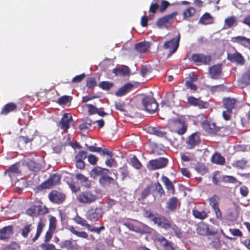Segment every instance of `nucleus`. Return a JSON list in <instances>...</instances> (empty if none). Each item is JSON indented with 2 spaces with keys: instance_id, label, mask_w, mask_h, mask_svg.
I'll return each mask as SVG.
<instances>
[{
  "instance_id": "5fc2aeb1",
  "label": "nucleus",
  "mask_w": 250,
  "mask_h": 250,
  "mask_svg": "<svg viewBox=\"0 0 250 250\" xmlns=\"http://www.w3.org/2000/svg\"><path fill=\"white\" fill-rule=\"evenodd\" d=\"M97 85L96 80L94 78H89L87 80L86 86L89 88H93Z\"/></svg>"
},
{
  "instance_id": "0eeeda50",
  "label": "nucleus",
  "mask_w": 250,
  "mask_h": 250,
  "mask_svg": "<svg viewBox=\"0 0 250 250\" xmlns=\"http://www.w3.org/2000/svg\"><path fill=\"white\" fill-rule=\"evenodd\" d=\"M74 221L78 224L85 227L89 231L94 232L97 234H100L102 230L105 229L104 226H101L99 228L94 227L87 223V222L84 219L77 216L74 218Z\"/></svg>"
},
{
  "instance_id": "4d7b16f0",
  "label": "nucleus",
  "mask_w": 250,
  "mask_h": 250,
  "mask_svg": "<svg viewBox=\"0 0 250 250\" xmlns=\"http://www.w3.org/2000/svg\"><path fill=\"white\" fill-rule=\"evenodd\" d=\"M86 106L88 108V112L89 115H93L97 113L98 108L92 104H87Z\"/></svg>"
},
{
  "instance_id": "f704fd0d",
  "label": "nucleus",
  "mask_w": 250,
  "mask_h": 250,
  "mask_svg": "<svg viewBox=\"0 0 250 250\" xmlns=\"http://www.w3.org/2000/svg\"><path fill=\"white\" fill-rule=\"evenodd\" d=\"M150 46L148 42H142L137 43L135 46L137 51L141 53L146 52Z\"/></svg>"
},
{
  "instance_id": "a19ab883",
  "label": "nucleus",
  "mask_w": 250,
  "mask_h": 250,
  "mask_svg": "<svg viewBox=\"0 0 250 250\" xmlns=\"http://www.w3.org/2000/svg\"><path fill=\"white\" fill-rule=\"evenodd\" d=\"M250 84V73H246L243 75L240 80V85L242 87Z\"/></svg>"
},
{
  "instance_id": "f257e3e1",
  "label": "nucleus",
  "mask_w": 250,
  "mask_h": 250,
  "mask_svg": "<svg viewBox=\"0 0 250 250\" xmlns=\"http://www.w3.org/2000/svg\"><path fill=\"white\" fill-rule=\"evenodd\" d=\"M170 5L169 2L165 0H153L149 8V12L153 15L163 13Z\"/></svg>"
},
{
  "instance_id": "5701e85b",
  "label": "nucleus",
  "mask_w": 250,
  "mask_h": 250,
  "mask_svg": "<svg viewBox=\"0 0 250 250\" xmlns=\"http://www.w3.org/2000/svg\"><path fill=\"white\" fill-rule=\"evenodd\" d=\"M13 233V228L11 226L3 227L0 229V240H6L10 238Z\"/></svg>"
},
{
  "instance_id": "052dcab7",
  "label": "nucleus",
  "mask_w": 250,
  "mask_h": 250,
  "mask_svg": "<svg viewBox=\"0 0 250 250\" xmlns=\"http://www.w3.org/2000/svg\"><path fill=\"white\" fill-rule=\"evenodd\" d=\"M45 226V221L43 219H40L38 223V225L37 229V232L41 233L43 227Z\"/></svg>"
},
{
  "instance_id": "8fccbe9b",
  "label": "nucleus",
  "mask_w": 250,
  "mask_h": 250,
  "mask_svg": "<svg viewBox=\"0 0 250 250\" xmlns=\"http://www.w3.org/2000/svg\"><path fill=\"white\" fill-rule=\"evenodd\" d=\"M86 157L87 152L85 151H81L76 155L75 161H83Z\"/></svg>"
},
{
  "instance_id": "c756f323",
  "label": "nucleus",
  "mask_w": 250,
  "mask_h": 250,
  "mask_svg": "<svg viewBox=\"0 0 250 250\" xmlns=\"http://www.w3.org/2000/svg\"><path fill=\"white\" fill-rule=\"evenodd\" d=\"M133 87V85L131 83L125 84L116 91L115 95L117 96L124 95L126 93L128 92Z\"/></svg>"
},
{
  "instance_id": "6ab92c4d",
  "label": "nucleus",
  "mask_w": 250,
  "mask_h": 250,
  "mask_svg": "<svg viewBox=\"0 0 250 250\" xmlns=\"http://www.w3.org/2000/svg\"><path fill=\"white\" fill-rule=\"evenodd\" d=\"M197 233L202 235L214 234L217 231L214 230H210L209 227L207 224H201L197 229Z\"/></svg>"
},
{
  "instance_id": "bf43d9fd",
  "label": "nucleus",
  "mask_w": 250,
  "mask_h": 250,
  "mask_svg": "<svg viewBox=\"0 0 250 250\" xmlns=\"http://www.w3.org/2000/svg\"><path fill=\"white\" fill-rule=\"evenodd\" d=\"M56 218L54 217H50L49 219V230L54 231L56 228Z\"/></svg>"
},
{
  "instance_id": "49530a36",
  "label": "nucleus",
  "mask_w": 250,
  "mask_h": 250,
  "mask_svg": "<svg viewBox=\"0 0 250 250\" xmlns=\"http://www.w3.org/2000/svg\"><path fill=\"white\" fill-rule=\"evenodd\" d=\"M113 86V83L107 81H103L99 83V86L104 89L108 90Z\"/></svg>"
},
{
  "instance_id": "c85d7f7f",
  "label": "nucleus",
  "mask_w": 250,
  "mask_h": 250,
  "mask_svg": "<svg viewBox=\"0 0 250 250\" xmlns=\"http://www.w3.org/2000/svg\"><path fill=\"white\" fill-rule=\"evenodd\" d=\"M62 248H65L67 250H74L78 249V245L73 241L70 240L62 241L61 243Z\"/></svg>"
},
{
  "instance_id": "39448f33",
  "label": "nucleus",
  "mask_w": 250,
  "mask_h": 250,
  "mask_svg": "<svg viewBox=\"0 0 250 250\" xmlns=\"http://www.w3.org/2000/svg\"><path fill=\"white\" fill-rule=\"evenodd\" d=\"M97 198L96 194L87 190L80 193L77 196L78 202L84 204L92 203L97 200Z\"/></svg>"
},
{
  "instance_id": "864d4df0",
  "label": "nucleus",
  "mask_w": 250,
  "mask_h": 250,
  "mask_svg": "<svg viewBox=\"0 0 250 250\" xmlns=\"http://www.w3.org/2000/svg\"><path fill=\"white\" fill-rule=\"evenodd\" d=\"M151 72V68L147 66H142L141 69V74L143 77H145L148 75Z\"/></svg>"
},
{
  "instance_id": "4be33fe9",
  "label": "nucleus",
  "mask_w": 250,
  "mask_h": 250,
  "mask_svg": "<svg viewBox=\"0 0 250 250\" xmlns=\"http://www.w3.org/2000/svg\"><path fill=\"white\" fill-rule=\"evenodd\" d=\"M156 240L164 248L165 250H174L173 243L169 241L164 236H159L156 238Z\"/></svg>"
},
{
  "instance_id": "bb28decb",
  "label": "nucleus",
  "mask_w": 250,
  "mask_h": 250,
  "mask_svg": "<svg viewBox=\"0 0 250 250\" xmlns=\"http://www.w3.org/2000/svg\"><path fill=\"white\" fill-rule=\"evenodd\" d=\"M117 178H116V179H114L113 178H111L108 176L106 175H102L100 179L99 182L101 185L104 186H109L111 184L114 185L116 183V179Z\"/></svg>"
},
{
  "instance_id": "4c0bfd02",
  "label": "nucleus",
  "mask_w": 250,
  "mask_h": 250,
  "mask_svg": "<svg viewBox=\"0 0 250 250\" xmlns=\"http://www.w3.org/2000/svg\"><path fill=\"white\" fill-rule=\"evenodd\" d=\"M212 162L216 164L223 165L225 163V159L219 153H214L211 158Z\"/></svg>"
},
{
  "instance_id": "37998d69",
  "label": "nucleus",
  "mask_w": 250,
  "mask_h": 250,
  "mask_svg": "<svg viewBox=\"0 0 250 250\" xmlns=\"http://www.w3.org/2000/svg\"><path fill=\"white\" fill-rule=\"evenodd\" d=\"M237 24V21L235 17H229L227 18L225 21V26L227 28H230L232 26H235Z\"/></svg>"
},
{
  "instance_id": "2eb2a0df",
  "label": "nucleus",
  "mask_w": 250,
  "mask_h": 250,
  "mask_svg": "<svg viewBox=\"0 0 250 250\" xmlns=\"http://www.w3.org/2000/svg\"><path fill=\"white\" fill-rule=\"evenodd\" d=\"M72 121V116L68 113H64L59 123V125L61 129L66 132L69 127V124Z\"/></svg>"
},
{
  "instance_id": "1a4fd4ad",
  "label": "nucleus",
  "mask_w": 250,
  "mask_h": 250,
  "mask_svg": "<svg viewBox=\"0 0 250 250\" xmlns=\"http://www.w3.org/2000/svg\"><path fill=\"white\" fill-rule=\"evenodd\" d=\"M103 214V209L101 208H96L94 209L88 210L86 214L87 219L91 221H96L102 216Z\"/></svg>"
},
{
  "instance_id": "6e6552de",
  "label": "nucleus",
  "mask_w": 250,
  "mask_h": 250,
  "mask_svg": "<svg viewBox=\"0 0 250 250\" xmlns=\"http://www.w3.org/2000/svg\"><path fill=\"white\" fill-rule=\"evenodd\" d=\"M167 159L160 158L149 161L147 167L149 169L155 170L165 167L167 165Z\"/></svg>"
},
{
  "instance_id": "a18cd8bd",
  "label": "nucleus",
  "mask_w": 250,
  "mask_h": 250,
  "mask_svg": "<svg viewBox=\"0 0 250 250\" xmlns=\"http://www.w3.org/2000/svg\"><path fill=\"white\" fill-rule=\"evenodd\" d=\"M192 214L196 218L201 220L205 219L208 216L207 213L205 211H199L196 209L192 210Z\"/></svg>"
},
{
  "instance_id": "4468645a",
  "label": "nucleus",
  "mask_w": 250,
  "mask_h": 250,
  "mask_svg": "<svg viewBox=\"0 0 250 250\" xmlns=\"http://www.w3.org/2000/svg\"><path fill=\"white\" fill-rule=\"evenodd\" d=\"M60 176L57 174H54L47 180L41 185L42 188H50L57 185L60 181Z\"/></svg>"
},
{
  "instance_id": "58836bf2",
  "label": "nucleus",
  "mask_w": 250,
  "mask_h": 250,
  "mask_svg": "<svg viewBox=\"0 0 250 250\" xmlns=\"http://www.w3.org/2000/svg\"><path fill=\"white\" fill-rule=\"evenodd\" d=\"M76 178L78 180L81 181V183L82 186L86 188L90 187V182L85 176L81 174H77Z\"/></svg>"
},
{
  "instance_id": "de8ad7c7",
  "label": "nucleus",
  "mask_w": 250,
  "mask_h": 250,
  "mask_svg": "<svg viewBox=\"0 0 250 250\" xmlns=\"http://www.w3.org/2000/svg\"><path fill=\"white\" fill-rule=\"evenodd\" d=\"M152 133L159 137H164L166 133L164 131L162 130L159 127H152L151 128Z\"/></svg>"
},
{
  "instance_id": "603ef678",
  "label": "nucleus",
  "mask_w": 250,
  "mask_h": 250,
  "mask_svg": "<svg viewBox=\"0 0 250 250\" xmlns=\"http://www.w3.org/2000/svg\"><path fill=\"white\" fill-rule=\"evenodd\" d=\"M32 229V225H28L25 226L24 228H23L21 229V235L24 237H26L28 236V233Z\"/></svg>"
},
{
  "instance_id": "69168bd1",
  "label": "nucleus",
  "mask_w": 250,
  "mask_h": 250,
  "mask_svg": "<svg viewBox=\"0 0 250 250\" xmlns=\"http://www.w3.org/2000/svg\"><path fill=\"white\" fill-rule=\"evenodd\" d=\"M155 189L156 191L159 193L160 195H162L163 193H164V190L161 185L159 183H157L155 184Z\"/></svg>"
},
{
  "instance_id": "20e7f679",
  "label": "nucleus",
  "mask_w": 250,
  "mask_h": 250,
  "mask_svg": "<svg viewBox=\"0 0 250 250\" xmlns=\"http://www.w3.org/2000/svg\"><path fill=\"white\" fill-rule=\"evenodd\" d=\"M170 125L179 135L185 134L187 130L188 125L186 121L182 118L172 120L170 122Z\"/></svg>"
},
{
  "instance_id": "13d9d810",
  "label": "nucleus",
  "mask_w": 250,
  "mask_h": 250,
  "mask_svg": "<svg viewBox=\"0 0 250 250\" xmlns=\"http://www.w3.org/2000/svg\"><path fill=\"white\" fill-rule=\"evenodd\" d=\"M69 101V97L68 96H64L59 98L57 102L60 104H65L68 103Z\"/></svg>"
},
{
  "instance_id": "e2e57ef3",
  "label": "nucleus",
  "mask_w": 250,
  "mask_h": 250,
  "mask_svg": "<svg viewBox=\"0 0 250 250\" xmlns=\"http://www.w3.org/2000/svg\"><path fill=\"white\" fill-rule=\"evenodd\" d=\"M213 209L215 212L216 218L219 220H222L223 219V217L219 207L214 208Z\"/></svg>"
},
{
  "instance_id": "423d86ee",
  "label": "nucleus",
  "mask_w": 250,
  "mask_h": 250,
  "mask_svg": "<svg viewBox=\"0 0 250 250\" xmlns=\"http://www.w3.org/2000/svg\"><path fill=\"white\" fill-rule=\"evenodd\" d=\"M142 103L144 109L149 113L154 112L158 108V104L152 97H145L142 100Z\"/></svg>"
},
{
  "instance_id": "f8f14e48",
  "label": "nucleus",
  "mask_w": 250,
  "mask_h": 250,
  "mask_svg": "<svg viewBox=\"0 0 250 250\" xmlns=\"http://www.w3.org/2000/svg\"><path fill=\"white\" fill-rule=\"evenodd\" d=\"M47 212L46 208L40 205L33 206L26 210V213L33 217L45 214Z\"/></svg>"
},
{
  "instance_id": "393cba45",
  "label": "nucleus",
  "mask_w": 250,
  "mask_h": 250,
  "mask_svg": "<svg viewBox=\"0 0 250 250\" xmlns=\"http://www.w3.org/2000/svg\"><path fill=\"white\" fill-rule=\"evenodd\" d=\"M209 74L212 79H217L222 72L221 66L220 64L214 65L209 68Z\"/></svg>"
},
{
  "instance_id": "ddd939ff",
  "label": "nucleus",
  "mask_w": 250,
  "mask_h": 250,
  "mask_svg": "<svg viewBox=\"0 0 250 250\" xmlns=\"http://www.w3.org/2000/svg\"><path fill=\"white\" fill-rule=\"evenodd\" d=\"M153 222L158 225L159 227L167 229H169V226L171 224V222L168 220L165 217L160 216L157 214V216L153 219Z\"/></svg>"
},
{
  "instance_id": "c9c22d12",
  "label": "nucleus",
  "mask_w": 250,
  "mask_h": 250,
  "mask_svg": "<svg viewBox=\"0 0 250 250\" xmlns=\"http://www.w3.org/2000/svg\"><path fill=\"white\" fill-rule=\"evenodd\" d=\"M129 68L125 66L119 68H115L113 70V72L116 76H126L129 75Z\"/></svg>"
},
{
  "instance_id": "a878e982",
  "label": "nucleus",
  "mask_w": 250,
  "mask_h": 250,
  "mask_svg": "<svg viewBox=\"0 0 250 250\" xmlns=\"http://www.w3.org/2000/svg\"><path fill=\"white\" fill-rule=\"evenodd\" d=\"M25 163L26 166L31 171L37 172L40 170L42 167L40 164L32 160H28Z\"/></svg>"
},
{
  "instance_id": "412c9836",
  "label": "nucleus",
  "mask_w": 250,
  "mask_h": 250,
  "mask_svg": "<svg viewBox=\"0 0 250 250\" xmlns=\"http://www.w3.org/2000/svg\"><path fill=\"white\" fill-rule=\"evenodd\" d=\"M202 126L206 131L211 134H215L218 130L217 126L212 122L204 121L202 124Z\"/></svg>"
},
{
  "instance_id": "9d476101",
  "label": "nucleus",
  "mask_w": 250,
  "mask_h": 250,
  "mask_svg": "<svg viewBox=\"0 0 250 250\" xmlns=\"http://www.w3.org/2000/svg\"><path fill=\"white\" fill-rule=\"evenodd\" d=\"M191 59L195 62L208 64L211 61V56L203 54H194L192 55Z\"/></svg>"
},
{
  "instance_id": "e433bc0d",
  "label": "nucleus",
  "mask_w": 250,
  "mask_h": 250,
  "mask_svg": "<svg viewBox=\"0 0 250 250\" xmlns=\"http://www.w3.org/2000/svg\"><path fill=\"white\" fill-rule=\"evenodd\" d=\"M163 182L164 183L166 188L169 193L173 194L174 192V187L172 183L166 176H163L162 178Z\"/></svg>"
},
{
  "instance_id": "7c9ffc66",
  "label": "nucleus",
  "mask_w": 250,
  "mask_h": 250,
  "mask_svg": "<svg viewBox=\"0 0 250 250\" xmlns=\"http://www.w3.org/2000/svg\"><path fill=\"white\" fill-rule=\"evenodd\" d=\"M20 172L19 165L18 164H15L9 167V168L4 172V174L8 175L9 177L11 178L15 174L19 173Z\"/></svg>"
},
{
  "instance_id": "ea45409f",
  "label": "nucleus",
  "mask_w": 250,
  "mask_h": 250,
  "mask_svg": "<svg viewBox=\"0 0 250 250\" xmlns=\"http://www.w3.org/2000/svg\"><path fill=\"white\" fill-rule=\"evenodd\" d=\"M169 229H171L177 238H181L183 236V231L181 229L179 228L176 224L171 223L169 226Z\"/></svg>"
},
{
  "instance_id": "c03bdc74",
  "label": "nucleus",
  "mask_w": 250,
  "mask_h": 250,
  "mask_svg": "<svg viewBox=\"0 0 250 250\" xmlns=\"http://www.w3.org/2000/svg\"><path fill=\"white\" fill-rule=\"evenodd\" d=\"M219 197L216 195H214L209 198V204L212 208L219 207Z\"/></svg>"
},
{
  "instance_id": "79ce46f5",
  "label": "nucleus",
  "mask_w": 250,
  "mask_h": 250,
  "mask_svg": "<svg viewBox=\"0 0 250 250\" xmlns=\"http://www.w3.org/2000/svg\"><path fill=\"white\" fill-rule=\"evenodd\" d=\"M200 9H195L193 7H190L186 9L183 12V16H194V15H199Z\"/></svg>"
},
{
  "instance_id": "09e8293b",
  "label": "nucleus",
  "mask_w": 250,
  "mask_h": 250,
  "mask_svg": "<svg viewBox=\"0 0 250 250\" xmlns=\"http://www.w3.org/2000/svg\"><path fill=\"white\" fill-rule=\"evenodd\" d=\"M130 161L132 166L135 168L139 169L142 167V164L136 156L131 158Z\"/></svg>"
},
{
  "instance_id": "f03ea898",
  "label": "nucleus",
  "mask_w": 250,
  "mask_h": 250,
  "mask_svg": "<svg viewBox=\"0 0 250 250\" xmlns=\"http://www.w3.org/2000/svg\"><path fill=\"white\" fill-rule=\"evenodd\" d=\"M236 100L229 97L223 100V107L225 110L222 112V116L225 120H229L232 114V110L234 108Z\"/></svg>"
},
{
  "instance_id": "338daca9",
  "label": "nucleus",
  "mask_w": 250,
  "mask_h": 250,
  "mask_svg": "<svg viewBox=\"0 0 250 250\" xmlns=\"http://www.w3.org/2000/svg\"><path fill=\"white\" fill-rule=\"evenodd\" d=\"M149 21L148 17H141V24L143 27H146Z\"/></svg>"
},
{
  "instance_id": "f3484780",
  "label": "nucleus",
  "mask_w": 250,
  "mask_h": 250,
  "mask_svg": "<svg viewBox=\"0 0 250 250\" xmlns=\"http://www.w3.org/2000/svg\"><path fill=\"white\" fill-rule=\"evenodd\" d=\"M173 17H162L158 19L156 25L159 28H167L170 26L173 21Z\"/></svg>"
},
{
  "instance_id": "2f4dec72",
  "label": "nucleus",
  "mask_w": 250,
  "mask_h": 250,
  "mask_svg": "<svg viewBox=\"0 0 250 250\" xmlns=\"http://www.w3.org/2000/svg\"><path fill=\"white\" fill-rule=\"evenodd\" d=\"M17 105L13 103H9L6 104L2 108L1 114L7 115L10 112L14 111L17 109Z\"/></svg>"
},
{
  "instance_id": "0e129e2a",
  "label": "nucleus",
  "mask_w": 250,
  "mask_h": 250,
  "mask_svg": "<svg viewBox=\"0 0 250 250\" xmlns=\"http://www.w3.org/2000/svg\"><path fill=\"white\" fill-rule=\"evenodd\" d=\"M144 215L145 217L149 218L153 221V219L157 216V215H154L151 211L146 210L145 211Z\"/></svg>"
},
{
  "instance_id": "a211bd4d",
  "label": "nucleus",
  "mask_w": 250,
  "mask_h": 250,
  "mask_svg": "<svg viewBox=\"0 0 250 250\" xmlns=\"http://www.w3.org/2000/svg\"><path fill=\"white\" fill-rule=\"evenodd\" d=\"M200 142V139L198 133H194L188 138L187 141V147L189 149H192Z\"/></svg>"
},
{
  "instance_id": "72a5a7b5",
  "label": "nucleus",
  "mask_w": 250,
  "mask_h": 250,
  "mask_svg": "<svg viewBox=\"0 0 250 250\" xmlns=\"http://www.w3.org/2000/svg\"><path fill=\"white\" fill-rule=\"evenodd\" d=\"M67 229L69 230L71 233L75 234L78 237L84 238V239H87L88 238V234L85 231H79L76 229L74 227L72 226H68L67 227Z\"/></svg>"
},
{
  "instance_id": "7ed1b4c3",
  "label": "nucleus",
  "mask_w": 250,
  "mask_h": 250,
  "mask_svg": "<svg viewBox=\"0 0 250 250\" xmlns=\"http://www.w3.org/2000/svg\"><path fill=\"white\" fill-rule=\"evenodd\" d=\"M136 224L125 222L124 225L128 228L130 230L135 231L140 234L149 233L151 232V229L139 221H135Z\"/></svg>"
},
{
  "instance_id": "dca6fc26",
  "label": "nucleus",
  "mask_w": 250,
  "mask_h": 250,
  "mask_svg": "<svg viewBox=\"0 0 250 250\" xmlns=\"http://www.w3.org/2000/svg\"><path fill=\"white\" fill-rule=\"evenodd\" d=\"M48 197L51 202L57 204L62 203L65 198L64 194L56 190L51 191L49 194Z\"/></svg>"
},
{
  "instance_id": "aec40b11",
  "label": "nucleus",
  "mask_w": 250,
  "mask_h": 250,
  "mask_svg": "<svg viewBox=\"0 0 250 250\" xmlns=\"http://www.w3.org/2000/svg\"><path fill=\"white\" fill-rule=\"evenodd\" d=\"M180 205L177 198L175 197L170 198L166 203V208L169 211L173 212Z\"/></svg>"
},
{
  "instance_id": "774afa93",
  "label": "nucleus",
  "mask_w": 250,
  "mask_h": 250,
  "mask_svg": "<svg viewBox=\"0 0 250 250\" xmlns=\"http://www.w3.org/2000/svg\"><path fill=\"white\" fill-rule=\"evenodd\" d=\"M41 247L44 250H52L54 247V246L53 244H42Z\"/></svg>"
},
{
  "instance_id": "3c124183",
  "label": "nucleus",
  "mask_w": 250,
  "mask_h": 250,
  "mask_svg": "<svg viewBox=\"0 0 250 250\" xmlns=\"http://www.w3.org/2000/svg\"><path fill=\"white\" fill-rule=\"evenodd\" d=\"M212 17H201L199 23L203 24H210L212 22Z\"/></svg>"
},
{
  "instance_id": "6e6d98bb",
  "label": "nucleus",
  "mask_w": 250,
  "mask_h": 250,
  "mask_svg": "<svg viewBox=\"0 0 250 250\" xmlns=\"http://www.w3.org/2000/svg\"><path fill=\"white\" fill-rule=\"evenodd\" d=\"M246 165H247V161L244 159L237 161L234 164V166L235 167L240 168V169L244 168L246 166Z\"/></svg>"
},
{
  "instance_id": "9b49d317",
  "label": "nucleus",
  "mask_w": 250,
  "mask_h": 250,
  "mask_svg": "<svg viewBox=\"0 0 250 250\" xmlns=\"http://www.w3.org/2000/svg\"><path fill=\"white\" fill-rule=\"evenodd\" d=\"M180 34L178 35L177 39H172L171 40L166 42L164 44L165 49L168 50L170 54L174 53L178 48L180 40Z\"/></svg>"
},
{
  "instance_id": "b1692460",
  "label": "nucleus",
  "mask_w": 250,
  "mask_h": 250,
  "mask_svg": "<svg viewBox=\"0 0 250 250\" xmlns=\"http://www.w3.org/2000/svg\"><path fill=\"white\" fill-rule=\"evenodd\" d=\"M228 59L232 62H235L241 64H244L245 62L243 57L238 52H235L233 54H228Z\"/></svg>"
},
{
  "instance_id": "473e14b6",
  "label": "nucleus",
  "mask_w": 250,
  "mask_h": 250,
  "mask_svg": "<svg viewBox=\"0 0 250 250\" xmlns=\"http://www.w3.org/2000/svg\"><path fill=\"white\" fill-rule=\"evenodd\" d=\"M108 171L109 170L107 169L97 167L92 170L91 175L94 178H95L98 176H101V177L102 175H104L105 173Z\"/></svg>"
},
{
  "instance_id": "680f3d73",
  "label": "nucleus",
  "mask_w": 250,
  "mask_h": 250,
  "mask_svg": "<svg viewBox=\"0 0 250 250\" xmlns=\"http://www.w3.org/2000/svg\"><path fill=\"white\" fill-rule=\"evenodd\" d=\"M88 160L90 164L94 165L96 164L98 158L96 156L93 154H90L88 157Z\"/></svg>"
},
{
  "instance_id": "cd10ccee",
  "label": "nucleus",
  "mask_w": 250,
  "mask_h": 250,
  "mask_svg": "<svg viewBox=\"0 0 250 250\" xmlns=\"http://www.w3.org/2000/svg\"><path fill=\"white\" fill-rule=\"evenodd\" d=\"M231 41L243 45L245 47L250 45V39L247 38L244 36H237L232 38Z\"/></svg>"
}]
</instances>
